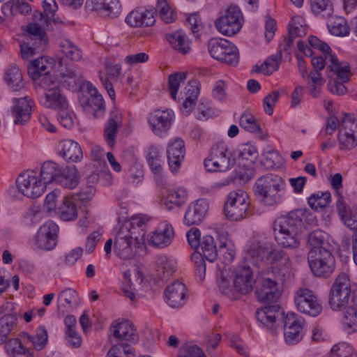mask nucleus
<instances>
[{
  "label": "nucleus",
  "instance_id": "obj_30",
  "mask_svg": "<svg viewBox=\"0 0 357 357\" xmlns=\"http://www.w3.org/2000/svg\"><path fill=\"white\" fill-rule=\"evenodd\" d=\"M164 294L166 301L171 307H179L185 303L186 296L185 286L178 280L175 281L167 287Z\"/></svg>",
  "mask_w": 357,
  "mask_h": 357
},
{
  "label": "nucleus",
  "instance_id": "obj_26",
  "mask_svg": "<svg viewBox=\"0 0 357 357\" xmlns=\"http://www.w3.org/2000/svg\"><path fill=\"white\" fill-rule=\"evenodd\" d=\"M174 238V229L169 222H161L151 236V243L157 248H164L172 243Z\"/></svg>",
  "mask_w": 357,
  "mask_h": 357
},
{
  "label": "nucleus",
  "instance_id": "obj_7",
  "mask_svg": "<svg viewBox=\"0 0 357 357\" xmlns=\"http://www.w3.org/2000/svg\"><path fill=\"white\" fill-rule=\"evenodd\" d=\"M285 316L284 310L277 303L264 304V306L258 309L255 312L257 321L275 335L282 328Z\"/></svg>",
  "mask_w": 357,
  "mask_h": 357
},
{
  "label": "nucleus",
  "instance_id": "obj_53",
  "mask_svg": "<svg viewBox=\"0 0 357 357\" xmlns=\"http://www.w3.org/2000/svg\"><path fill=\"white\" fill-rule=\"evenodd\" d=\"M343 324L351 332L357 331V296L353 303L344 310Z\"/></svg>",
  "mask_w": 357,
  "mask_h": 357
},
{
  "label": "nucleus",
  "instance_id": "obj_23",
  "mask_svg": "<svg viewBox=\"0 0 357 357\" xmlns=\"http://www.w3.org/2000/svg\"><path fill=\"white\" fill-rule=\"evenodd\" d=\"M86 12H95L103 17H116L121 12L119 0H86Z\"/></svg>",
  "mask_w": 357,
  "mask_h": 357
},
{
  "label": "nucleus",
  "instance_id": "obj_5",
  "mask_svg": "<svg viewBox=\"0 0 357 357\" xmlns=\"http://www.w3.org/2000/svg\"><path fill=\"white\" fill-rule=\"evenodd\" d=\"M330 63L326 68L327 76L330 78L329 89L333 93L343 95L347 91L344 83L351 75L350 66L347 62H340L336 56H330Z\"/></svg>",
  "mask_w": 357,
  "mask_h": 357
},
{
  "label": "nucleus",
  "instance_id": "obj_10",
  "mask_svg": "<svg viewBox=\"0 0 357 357\" xmlns=\"http://www.w3.org/2000/svg\"><path fill=\"white\" fill-rule=\"evenodd\" d=\"M43 88V94L40 97V102L46 108L58 109L67 108L68 104L64 96L61 93L60 88L56 82L51 77H43L40 82Z\"/></svg>",
  "mask_w": 357,
  "mask_h": 357
},
{
  "label": "nucleus",
  "instance_id": "obj_1",
  "mask_svg": "<svg viewBox=\"0 0 357 357\" xmlns=\"http://www.w3.org/2000/svg\"><path fill=\"white\" fill-rule=\"evenodd\" d=\"M286 189V183L280 176L267 174L259 177L253 185L255 196L266 206H275L282 202V192Z\"/></svg>",
  "mask_w": 357,
  "mask_h": 357
},
{
  "label": "nucleus",
  "instance_id": "obj_31",
  "mask_svg": "<svg viewBox=\"0 0 357 357\" xmlns=\"http://www.w3.org/2000/svg\"><path fill=\"white\" fill-rule=\"evenodd\" d=\"M13 103L11 111L15 124H24L27 122L31 114V100L29 97L13 98Z\"/></svg>",
  "mask_w": 357,
  "mask_h": 357
},
{
  "label": "nucleus",
  "instance_id": "obj_59",
  "mask_svg": "<svg viewBox=\"0 0 357 357\" xmlns=\"http://www.w3.org/2000/svg\"><path fill=\"white\" fill-rule=\"evenodd\" d=\"M156 9L161 20L165 23H172L176 19V13L167 3V0H158Z\"/></svg>",
  "mask_w": 357,
  "mask_h": 357
},
{
  "label": "nucleus",
  "instance_id": "obj_37",
  "mask_svg": "<svg viewBox=\"0 0 357 357\" xmlns=\"http://www.w3.org/2000/svg\"><path fill=\"white\" fill-rule=\"evenodd\" d=\"M146 222L147 220L144 218L136 216L130 220L123 222L120 227H126L128 231L134 236L138 242H144Z\"/></svg>",
  "mask_w": 357,
  "mask_h": 357
},
{
  "label": "nucleus",
  "instance_id": "obj_32",
  "mask_svg": "<svg viewBox=\"0 0 357 357\" xmlns=\"http://www.w3.org/2000/svg\"><path fill=\"white\" fill-rule=\"evenodd\" d=\"M307 246L309 248L307 254H311L312 252H323L333 250L328 234L319 229L314 230L308 235Z\"/></svg>",
  "mask_w": 357,
  "mask_h": 357
},
{
  "label": "nucleus",
  "instance_id": "obj_15",
  "mask_svg": "<svg viewBox=\"0 0 357 357\" xmlns=\"http://www.w3.org/2000/svg\"><path fill=\"white\" fill-rule=\"evenodd\" d=\"M83 86L84 89H86L88 91L89 96L80 98L79 105L86 113L92 114L95 118L102 116L105 113V102L102 96L91 82H86Z\"/></svg>",
  "mask_w": 357,
  "mask_h": 357
},
{
  "label": "nucleus",
  "instance_id": "obj_44",
  "mask_svg": "<svg viewBox=\"0 0 357 357\" xmlns=\"http://www.w3.org/2000/svg\"><path fill=\"white\" fill-rule=\"evenodd\" d=\"M203 258L209 262H213L218 259V250L214 243V238L211 235L202 237L201 244L197 249Z\"/></svg>",
  "mask_w": 357,
  "mask_h": 357
},
{
  "label": "nucleus",
  "instance_id": "obj_39",
  "mask_svg": "<svg viewBox=\"0 0 357 357\" xmlns=\"http://www.w3.org/2000/svg\"><path fill=\"white\" fill-rule=\"evenodd\" d=\"M63 167L53 161L45 162L40 172V179L44 184L45 187L47 184L56 183L59 178Z\"/></svg>",
  "mask_w": 357,
  "mask_h": 357
},
{
  "label": "nucleus",
  "instance_id": "obj_49",
  "mask_svg": "<svg viewBox=\"0 0 357 357\" xmlns=\"http://www.w3.org/2000/svg\"><path fill=\"white\" fill-rule=\"evenodd\" d=\"M58 215L63 221H71L77 217V210L73 198L65 197L58 208Z\"/></svg>",
  "mask_w": 357,
  "mask_h": 357
},
{
  "label": "nucleus",
  "instance_id": "obj_22",
  "mask_svg": "<svg viewBox=\"0 0 357 357\" xmlns=\"http://www.w3.org/2000/svg\"><path fill=\"white\" fill-rule=\"evenodd\" d=\"M58 225L52 220L44 223L38 229L36 240L38 248L43 250H52L56 245Z\"/></svg>",
  "mask_w": 357,
  "mask_h": 357
},
{
  "label": "nucleus",
  "instance_id": "obj_27",
  "mask_svg": "<svg viewBox=\"0 0 357 357\" xmlns=\"http://www.w3.org/2000/svg\"><path fill=\"white\" fill-rule=\"evenodd\" d=\"M185 154V144L182 139L177 137L169 144L167 148V157L172 172L176 171L180 167Z\"/></svg>",
  "mask_w": 357,
  "mask_h": 357
},
{
  "label": "nucleus",
  "instance_id": "obj_33",
  "mask_svg": "<svg viewBox=\"0 0 357 357\" xmlns=\"http://www.w3.org/2000/svg\"><path fill=\"white\" fill-rule=\"evenodd\" d=\"M55 61L47 56H40L32 61L28 66V74L32 79L46 76L52 70Z\"/></svg>",
  "mask_w": 357,
  "mask_h": 357
},
{
  "label": "nucleus",
  "instance_id": "obj_13",
  "mask_svg": "<svg viewBox=\"0 0 357 357\" xmlns=\"http://www.w3.org/2000/svg\"><path fill=\"white\" fill-rule=\"evenodd\" d=\"M144 242H138L134 236L130 234L126 227H120L115 236L114 243V253L122 259L132 258L136 253V248Z\"/></svg>",
  "mask_w": 357,
  "mask_h": 357
},
{
  "label": "nucleus",
  "instance_id": "obj_58",
  "mask_svg": "<svg viewBox=\"0 0 357 357\" xmlns=\"http://www.w3.org/2000/svg\"><path fill=\"white\" fill-rule=\"evenodd\" d=\"M331 195L329 192L312 194L308 198V204L310 206L318 211L326 208L331 202Z\"/></svg>",
  "mask_w": 357,
  "mask_h": 357
},
{
  "label": "nucleus",
  "instance_id": "obj_2",
  "mask_svg": "<svg viewBox=\"0 0 357 357\" xmlns=\"http://www.w3.org/2000/svg\"><path fill=\"white\" fill-rule=\"evenodd\" d=\"M231 281L226 270L218 268L216 273V285L221 294L231 301H237L245 294V260H242L231 272Z\"/></svg>",
  "mask_w": 357,
  "mask_h": 357
},
{
  "label": "nucleus",
  "instance_id": "obj_34",
  "mask_svg": "<svg viewBox=\"0 0 357 357\" xmlns=\"http://www.w3.org/2000/svg\"><path fill=\"white\" fill-rule=\"evenodd\" d=\"M338 199L336 202V208L344 225L350 229H357V206L347 207L343 202V197L337 192Z\"/></svg>",
  "mask_w": 357,
  "mask_h": 357
},
{
  "label": "nucleus",
  "instance_id": "obj_21",
  "mask_svg": "<svg viewBox=\"0 0 357 357\" xmlns=\"http://www.w3.org/2000/svg\"><path fill=\"white\" fill-rule=\"evenodd\" d=\"M284 336L288 344H296L303 338V322L294 312H288L283 321Z\"/></svg>",
  "mask_w": 357,
  "mask_h": 357
},
{
  "label": "nucleus",
  "instance_id": "obj_29",
  "mask_svg": "<svg viewBox=\"0 0 357 357\" xmlns=\"http://www.w3.org/2000/svg\"><path fill=\"white\" fill-rule=\"evenodd\" d=\"M155 22L153 11L143 8L134 9L126 17V22L132 27L150 26Z\"/></svg>",
  "mask_w": 357,
  "mask_h": 357
},
{
  "label": "nucleus",
  "instance_id": "obj_36",
  "mask_svg": "<svg viewBox=\"0 0 357 357\" xmlns=\"http://www.w3.org/2000/svg\"><path fill=\"white\" fill-rule=\"evenodd\" d=\"M20 337L24 342V344L31 343L33 350H43L48 342V333L44 326L38 327L32 335L23 332L21 333Z\"/></svg>",
  "mask_w": 357,
  "mask_h": 357
},
{
  "label": "nucleus",
  "instance_id": "obj_63",
  "mask_svg": "<svg viewBox=\"0 0 357 357\" xmlns=\"http://www.w3.org/2000/svg\"><path fill=\"white\" fill-rule=\"evenodd\" d=\"M112 347L108 351L106 357L129 356L133 354L134 349L130 345H121L120 343L112 342Z\"/></svg>",
  "mask_w": 357,
  "mask_h": 357
},
{
  "label": "nucleus",
  "instance_id": "obj_17",
  "mask_svg": "<svg viewBox=\"0 0 357 357\" xmlns=\"http://www.w3.org/2000/svg\"><path fill=\"white\" fill-rule=\"evenodd\" d=\"M36 174V171H32L30 174L24 173L16 181L19 191L29 198L36 199L41 196L45 188Z\"/></svg>",
  "mask_w": 357,
  "mask_h": 357
},
{
  "label": "nucleus",
  "instance_id": "obj_25",
  "mask_svg": "<svg viewBox=\"0 0 357 357\" xmlns=\"http://www.w3.org/2000/svg\"><path fill=\"white\" fill-rule=\"evenodd\" d=\"M208 208L209 204L206 199H199L192 202L185 211L183 223L188 226L199 225L205 218Z\"/></svg>",
  "mask_w": 357,
  "mask_h": 357
},
{
  "label": "nucleus",
  "instance_id": "obj_46",
  "mask_svg": "<svg viewBox=\"0 0 357 357\" xmlns=\"http://www.w3.org/2000/svg\"><path fill=\"white\" fill-rule=\"evenodd\" d=\"M301 233L289 232L273 229V234L277 243L285 248H296L300 245L298 235Z\"/></svg>",
  "mask_w": 357,
  "mask_h": 357
},
{
  "label": "nucleus",
  "instance_id": "obj_54",
  "mask_svg": "<svg viewBox=\"0 0 357 357\" xmlns=\"http://www.w3.org/2000/svg\"><path fill=\"white\" fill-rule=\"evenodd\" d=\"M146 160L154 174H160L162 171V155L155 146H150L146 153Z\"/></svg>",
  "mask_w": 357,
  "mask_h": 357
},
{
  "label": "nucleus",
  "instance_id": "obj_45",
  "mask_svg": "<svg viewBox=\"0 0 357 357\" xmlns=\"http://www.w3.org/2000/svg\"><path fill=\"white\" fill-rule=\"evenodd\" d=\"M17 326V317L13 314H6L0 318V344L6 343L9 336Z\"/></svg>",
  "mask_w": 357,
  "mask_h": 357
},
{
  "label": "nucleus",
  "instance_id": "obj_60",
  "mask_svg": "<svg viewBox=\"0 0 357 357\" xmlns=\"http://www.w3.org/2000/svg\"><path fill=\"white\" fill-rule=\"evenodd\" d=\"M328 357H357V354L349 344L339 342L332 347Z\"/></svg>",
  "mask_w": 357,
  "mask_h": 357
},
{
  "label": "nucleus",
  "instance_id": "obj_14",
  "mask_svg": "<svg viewBox=\"0 0 357 357\" xmlns=\"http://www.w3.org/2000/svg\"><path fill=\"white\" fill-rule=\"evenodd\" d=\"M338 140L341 150H351L357 146V120L345 114L341 120Z\"/></svg>",
  "mask_w": 357,
  "mask_h": 357
},
{
  "label": "nucleus",
  "instance_id": "obj_6",
  "mask_svg": "<svg viewBox=\"0 0 357 357\" xmlns=\"http://www.w3.org/2000/svg\"><path fill=\"white\" fill-rule=\"evenodd\" d=\"M269 275L262 280L261 288L255 291L258 300L264 304L277 303L282 294L278 285L285 280L284 274L278 268H273Z\"/></svg>",
  "mask_w": 357,
  "mask_h": 357
},
{
  "label": "nucleus",
  "instance_id": "obj_18",
  "mask_svg": "<svg viewBox=\"0 0 357 357\" xmlns=\"http://www.w3.org/2000/svg\"><path fill=\"white\" fill-rule=\"evenodd\" d=\"M294 302L299 312L312 317L317 316L322 310L317 297L308 289H299L295 294Z\"/></svg>",
  "mask_w": 357,
  "mask_h": 357
},
{
  "label": "nucleus",
  "instance_id": "obj_11",
  "mask_svg": "<svg viewBox=\"0 0 357 357\" xmlns=\"http://www.w3.org/2000/svg\"><path fill=\"white\" fill-rule=\"evenodd\" d=\"M307 263L314 275L328 278L335 269V259L333 250L307 254Z\"/></svg>",
  "mask_w": 357,
  "mask_h": 357
},
{
  "label": "nucleus",
  "instance_id": "obj_52",
  "mask_svg": "<svg viewBox=\"0 0 357 357\" xmlns=\"http://www.w3.org/2000/svg\"><path fill=\"white\" fill-rule=\"evenodd\" d=\"M120 117L116 112L111 113V117L108 119L105 127V138L109 146H113L115 137L118 130Z\"/></svg>",
  "mask_w": 357,
  "mask_h": 357
},
{
  "label": "nucleus",
  "instance_id": "obj_57",
  "mask_svg": "<svg viewBox=\"0 0 357 357\" xmlns=\"http://www.w3.org/2000/svg\"><path fill=\"white\" fill-rule=\"evenodd\" d=\"M61 51L69 59L79 61L82 57V50L68 39H63L60 43Z\"/></svg>",
  "mask_w": 357,
  "mask_h": 357
},
{
  "label": "nucleus",
  "instance_id": "obj_41",
  "mask_svg": "<svg viewBox=\"0 0 357 357\" xmlns=\"http://www.w3.org/2000/svg\"><path fill=\"white\" fill-rule=\"evenodd\" d=\"M4 81L8 86L15 91H20L24 86L22 73L14 63L10 64L5 70Z\"/></svg>",
  "mask_w": 357,
  "mask_h": 357
},
{
  "label": "nucleus",
  "instance_id": "obj_50",
  "mask_svg": "<svg viewBox=\"0 0 357 357\" xmlns=\"http://www.w3.org/2000/svg\"><path fill=\"white\" fill-rule=\"evenodd\" d=\"M188 200V192L183 187L169 191L165 202L166 208L168 210L173 208V205L180 207Z\"/></svg>",
  "mask_w": 357,
  "mask_h": 357
},
{
  "label": "nucleus",
  "instance_id": "obj_3",
  "mask_svg": "<svg viewBox=\"0 0 357 357\" xmlns=\"http://www.w3.org/2000/svg\"><path fill=\"white\" fill-rule=\"evenodd\" d=\"M357 291H352L349 276L341 273L335 278L328 294V304L335 311L346 309L353 303Z\"/></svg>",
  "mask_w": 357,
  "mask_h": 357
},
{
  "label": "nucleus",
  "instance_id": "obj_19",
  "mask_svg": "<svg viewBox=\"0 0 357 357\" xmlns=\"http://www.w3.org/2000/svg\"><path fill=\"white\" fill-rule=\"evenodd\" d=\"M305 211L301 209L291 211L284 216L277 218L273 225V229L294 233H301L304 227Z\"/></svg>",
  "mask_w": 357,
  "mask_h": 357
},
{
  "label": "nucleus",
  "instance_id": "obj_24",
  "mask_svg": "<svg viewBox=\"0 0 357 357\" xmlns=\"http://www.w3.org/2000/svg\"><path fill=\"white\" fill-rule=\"evenodd\" d=\"M174 119V112L171 109H156L149 118L152 131L156 135H161L167 131Z\"/></svg>",
  "mask_w": 357,
  "mask_h": 357
},
{
  "label": "nucleus",
  "instance_id": "obj_55",
  "mask_svg": "<svg viewBox=\"0 0 357 357\" xmlns=\"http://www.w3.org/2000/svg\"><path fill=\"white\" fill-rule=\"evenodd\" d=\"M27 32L31 35V40L39 44V47H45L48 42L47 33L40 25L31 23L27 26Z\"/></svg>",
  "mask_w": 357,
  "mask_h": 357
},
{
  "label": "nucleus",
  "instance_id": "obj_48",
  "mask_svg": "<svg viewBox=\"0 0 357 357\" xmlns=\"http://www.w3.org/2000/svg\"><path fill=\"white\" fill-rule=\"evenodd\" d=\"M43 13H40V20L48 26L52 22L54 24L61 23L59 17H55V13L58 9V6L55 0H44L43 2Z\"/></svg>",
  "mask_w": 357,
  "mask_h": 357
},
{
  "label": "nucleus",
  "instance_id": "obj_8",
  "mask_svg": "<svg viewBox=\"0 0 357 357\" xmlns=\"http://www.w3.org/2000/svg\"><path fill=\"white\" fill-rule=\"evenodd\" d=\"M208 51L213 59L222 63L236 65L238 62V48L227 39H210L208 42Z\"/></svg>",
  "mask_w": 357,
  "mask_h": 357
},
{
  "label": "nucleus",
  "instance_id": "obj_35",
  "mask_svg": "<svg viewBox=\"0 0 357 357\" xmlns=\"http://www.w3.org/2000/svg\"><path fill=\"white\" fill-rule=\"evenodd\" d=\"M60 82L68 89H75L79 86L84 90L83 84L86 82L83 81V77L80 69L76 66H68L61 73Z\"/></svg>",
  "mask_w": 357,
  "mask_h": 357
},
{
  "label": "nucleus",
  "instance_id": "obj_51",
  "mask_svg": "<svg viewBox=\"0 0 357 357\" xmlns=\"http://www.w3.org/2000/svg\"><path fill=\"white\" fill-rule=\"evenodd\" d=\"M330 17L327 22V26L331 34L343 36L349 33V27L344 17L339 16Z\"/></svg>",
  "mask_w": 357,
  "mask_h": 357
},
{
  "label": "nucleus",
  "instance_id": "obj_64",
  "mask_svg": "<svg viewBox=\"0 0 357 357\" xmlns=\"http://www.w3.org/2000/svg\"><path fill=\"white\" fill-rule=\"evenodd\" d=\"M245 144H239L231 153H229L230 156V162H231V167L234 165H238L239 167H244V160H245Z\"/></svg>",
  "mask_w": 357,
  "mask_h": 357
},
{
  "label": "nucleus",
  "instance_id": "obj_9",
  "mask_svg": "<svg viewBox=\"0 0 357 357\" xmlns=\"http://www.w3.org/2000/svg\"><path fill=\"white\" fill-rule=\"evenodd\" d=\"M271 244L261 241L254 240L252 241L247 254L253 259L252 264L256 266L259 262H261L266 257L267 261L273 264L282 259L289 261V257L286 252L280 249L270 250Z\"/></svg>",
  "mask_w": 357,
  "mask_h": 357
},
{
  "label": "nucleus",
  "instance_id": "obj_62",
  "mask_svg": "<svg viewBox=\"0 0 357 357\" xmlns=\"http://www.w3.org/2000/svg\"><path fill=\"white\" fill-rule=\"evenodd\" d=\"M247 181L252 178L255 174V167L254 165L257 160L259 153L257 148L255 146L250 145L247 143Z\"/></svg>",
  "mask_w": 357,
  "mask_h": 357
},
{
  "label": "nucleus",
  "instance_id": "obj_43",
  "mask_svg": "<svg viewBox=\"0 0 357 357\" xmlns=\"http://www.w3.org/2000/svg\"><path fill=\"white\" fill-rule=\"evenodd\" d=\"M157 275L161 280H167L176 271V261L166 255L156 258Z\"/></svg>",
  "mask_w": 357,
  "mask_h": 357
},
{
  "label": "nucleus",
  "instance_id": "obj_12",
  "mask_svg": "<svg viewBox=\"0 0 357 357\" xmlns=\"http://www.w3.org/2000/svg\"><path fill=\"white\" fill-rule=\"evenodd\" d=\"M229 158L227 146L224 142H218L211 147L209 155L204 160V165L209 172H226L231 168Z\"/></svg>",
  "mask_w": 357,
  "mask_h": 357
},
{
  "label": "nucleus",
  "instance_id": "obj_47",
  "mask_svg": "<svg viewBox=\"0 0 357 357\" xmlns=\"http://www.w3.org/2000/svg\"><path fill=\"white\" fill-rule=\"evenodd\" d=\"M172 47L182 54H187L190 50V41L182 31H176L167 36Z\"/></svg>",
  "mask_w": 357,
  "mask_h": 357
},
{
  "label": "nucleus",
  "instance_id": "obj_20",
  "mask_svg": "<svg viewBox=\"0 0 357 357\" xmlns=\"http://www.w3.org/2000/svg\"><path fill=\"white\" fill-rule=\"evenodd\" d=\"M111 342L120 343L121 345H130L138 342V334L132 323L129 320L116 323L110 328Z\"/></svg>",
  "mask_w": 357,
  "mask_h": 357
},
{
  "label": "nucleus",
  "instance_id": "obj_4",
  "mask_svg": "<svg viewBox=\"0 0 357 357\" xmlns=\"http://www.w3.org/2000/svg\"><path fill=\"white\" fill-rule=\"evenodd\" d=\"M243 15L234 4L227 6L215 21V26L221 34L231 37L238 33L243 26Z\"/></svg>",
  "mask_w": 357,
  "mask_h": 357
},
{
  "label": "nucleus",
  "instance_id": "obj_16",
  "mask_svg": "<svg viewBox=\"0 0 357 357\" xmlns=\"http://www.w3.org/2000/svg\"><path fill=\"white\" fill-rule=\"evenodd\" d=\"M224 211L227 219L231 221H240L245 215V192L238 189L231 192L227 196Z\"/></svg>",
  "mask_w": 357,
  "mask_h": 357
},
{
  "label": "nucleus",
  "instance_id": "obj_28",
  "mask_svg": "<svg viewBox=\"0 0 357 357\" xmlns=\"http://www.w3.org/2000/svg\"><path fill=\"white\" fill-rule=\"evenodd\" d=\"M58 153L68 162H79L83 158L80 145L71 139L61 141L58 144Z\"/></svg>",
  "mask_w": 357,
  "mask_h": 357
},
{
  "label": "nucleus",
  "instance_id": "obj_38",
  "mask_svg": "<svg viewBox=\"0 0 357 357\" xmlns=\"http://www.w3.org/2000/svg\"><path fill=\"white\" fill-rule=\"evenodd\" d=\"M214 229L215 230L218 237L220 241L219 252L222 255L220 257V260L225 265H228L232 262L235 256V251L232 246H228L227 243L228 234L223 228L218 227V225H214Z\"/></svg>",
  "mask_w": 357,
  "mask_h": 357
},
{
  "label": "nucleus",
  "instance_id": "obj_61",
  "mask_svg": "<svg viewBox=\"0 0 357 357\" xmlns=\"http://www.w3.org/2000/svg\"><path fill=\"white\" fill-rule=\"evenodd\" d=\"M186 78L187 74L185 73H176L169 76V90L173 99H176L180 84L183 83Z\"/></svg>",
  "mask_w": 357,
  "mask_h": 357
},
{
  "label": "nucleus",
  "instance_id": "obj_40",
  "mask_svg": "<svg viewBox=\"0 0 357 357\" xmlns=\"http://www.w3.org/2000/svg\"><path fill=\"white\" fill-rule=\"evenodd\" d=\"M25 344L19 338L10 339L6 343V353L10 357H33V349Z\"/></svg>",
  "mask_w": 357,
  "mask_h": 357
},
{
  "label": "nucleus",
  "instance_id": "obj_56",
  "mask_svg": "<svg viewBox=\"0 0 357 357\" xmlns=\"http://www.w3.org/2000/svg\"><path fill=\"white\" fill-rule=\"evenodd\" d=\"M311 10L316 15L330 17L333 13L332 3L329 0H311Z\"/></svg>",
  "mask_w": 357,
  "mask_h": 357
},
{
  "label": "nucleus",
  "instance_id": "obj_42",
  "mask_svg": "<svg viewBox=\"0 0 357 357\" xmlns=\"http://www.w3.org/2000/svg\"><path fill=\"white\" fill-rule=\"evenodd\" d=\"M61 172L56 183L68 189L77 187L79 181L77 169L75 166L65 167Z\"/></svg>",
  "mask_w": 357,
  "mask_h": 357
}]
</instances>
